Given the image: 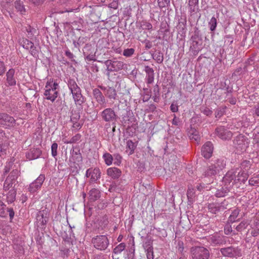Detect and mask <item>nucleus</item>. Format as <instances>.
Returning a JSON list of instances; mask_svg holds the SVG:
<instances>
[{"mask_svg": "<svg viewBox=\"0 0 259 259\" xmlns=\"http://www.w3.org/2000/svg\"><path fill=\"white\" fill-rule=\"evenodd\" d=\"M247 174L239 168L229 170L223 178V185L226 188L231 189L238 183L244 184L247 180Z\"/></svg>", "mask_w": 259, "mask_h": 259, "instance_id": "nucleus-1", "label": "nucleus"}, {"mask_svg": "<svg viewBox=\"0 0 259 259\" xmlns=\"http://www.w3.org/2000/svg\"><path fill=\"white\" fill-rule=\"evenodd\" d=\"M44 90L45 99L54 102L59 95V85L53 79H50L47 81Z\"/></svg>", "mask_w": 259, "mask_h": 259, "instance_id": "nucleus-2", "label": "nucleus"}, {"mask_svg": "<svg viewBox=\"0 0 259 259\" xmlns=\"http://www.w3.org/2000/svg\"><path fill=\"white\" fill-rule=\"evenodd\" d=\"M68 87L72 95L73 99L76 105H81L84 102V98L81 94V90L74 79L68 80Z\"/></svg>", "mask_w": 259, "mask_h": 259, "instance_id": "nucleus-3", "label": "nucleus"}, {"mask_svg": "<svg viewBox=\"0 0 259 259\" xmlns=\"http://www.w3.org/2000/svg\"><path fill=\"white\" fill-rule=\"evenodd\" d=\"M226 166V162L224 160L218 159L216 162L209 166L204 172L205 177H212L215 176Z\"/></svg>", "mask_w": 259, "mask_h": 259, "instance_id": "nucleus-4", "label": "nucleus"}, {"mask_svg": "<svg viewBox=\"0 0 259 259\" xmlns=\"http://www.w3.org/2000/svg\"><path fill=\"white\" fill-rule=\"evenodd\" d=\"M92 243L97 249L104 250L109 245V240L106 235H99L93 238Z\"/></svg>", "mask_w": 259, "mask_h": 259, "instance_id": "nucleus-5", "label": "nucleus"}, {"mask_svg": "<svg viewBox=\"0 0 259 259\" xmlns=\"http://www.w3.org/2000/svg\"><path fill=\"white\" fill-rule=\"evenodd\" d=\"M191 252L193 259H208L209 256V251L203 247H192Z\"/></svg>", "mask_w": 259, "mask_h": 259, "instance_id": "nucleus-6", "label": "nucleus"}, {"mask_svg": "<svg viewBox=\"0 0 259 259\" xmlns=\"http://www.w3.org/2000/svg\"><path fill=\"white\" fill-rule=\"evenodd\" d=\"M16 124L15 119L11 116L5 113H0V125L5 128L14 127Z\"/></svg>", "mask_w": 259, "mask_h": 259, "instance_id": "nucleus-7", "label": "nucleus"}, {"mask_svg": "<svg viewBox=\"0 0 259 259\" xmlns=\"http://www.w3.org/2000/svg\"><path fill=\"white\" fill-rule=\"evenodd\" d=\"M45 176L43 174H40L37 179L30 184L28 188V191L31 193L37 192L40 189L44 181Z\"/></svg>", "mask_w": 259, "mask_h": 259, "instance_id": "nucleus-8", "label": "nucleus"}, {"mask_svg": "<svg viewBox=\"0 0 259 259\" xmlns=\"http://www.w3.org/2000/svg\"><path fill=\"white\" fill-rule=\"evenodd\" d=\"M220 251L222 255L229 257H237L241 255L240 249L232 246L221 248Z\"/></svg>", "mask_w": 259, "mask_h": 259, "instance_id": "nucleus-9", "label": "nucleus"}, {"mask_svg": "<svg viewBox=\"0 0 259 259\" xmlns=\"http://www.w3.org/2000/svg\"><path fill=\"white\" fill-rule=\"evenodd\" d=\"M21 46L26 50H29L30 54L33 57L38 55V50L34 46L33 43L26 38H22L20 41Z\"/></svg>", "mask_w": 259, "mask_h": 259, "instance_id": "nucleus-10", "label": "nucleus"}, {"mask_svg": "<svg viewBox=\"0 0 259 259\" xmlns=\"http://www.w3.org/2000/svg\"><path fill=\"white\" fill-rule=\"evenodd\" d=\"M107 69L110 71H117L122 69L124 63L120 61L108 60L105 62Z\"/></svg>", "mask_w": 259, "mask_h": 259, "instance_id": "nucleus-11", "label": "nucleus"}, {"mask_svg": "<svg viewBox=\"0 0 259 259\" xmlns=\"http://www.w3.org/2000/svg\"><path fill=\"white\" fill-rule=\"evenodd\" d=\"M101 116L106 122H112L116 119V115L114 110L110 108H106L101 112Z\"/></svg>", "mask_w": 259, "mask_h": 259, "instance_id": "nucleus-12", "label": "nucleus"}, {"mask_svg": "<svg viewBox=\"0 0 259 259\" xmlns=\"http://www.w3.org/2000/svg\"><path fill=\"white\" fill-rule=\"evenodd\" d=\"M86 176L90 178L91 182H95L100 178L101 171L98 168H89L86 171Z\"/></svg>", "mask_w": 259, "mask_h": 259, "instance_id": "nucleus-13", "label": "nucleus"}, {"mask_svg": "<svg viewBox=\"0 0 259 259\" xmlns=\"http://www.w3.org/2000/svg\"><path fill=\"white\" fill-rule=\"evenodd\" d=\"M216 135L222 140H229L232 137L230 131L225 129L223 126H220L215 129Z\"/></svg>", "mask_w": 259, "mask_h": 259, "instance_id": "nucleus-14", "label": "nucleus"}, {"mask_svg": "<svg viewBox=\"0 0 259 259\" xmlns=\"http://www.w3.org/2000/svg\"><path fill=\"white\" fill-rule=\"evenodd\" d=\"M208 241L212 245H222L226 242L225 237L220 236L218 234L211 235L208 239Z\"/></svg>", "mask_w": 259, "mask_h": 259, "instance_id": "nucleus-15", "label": "nucleus"}, {"mask_svg": "<svg viewBox=\"0 0 259 259\" xmlns=\"http://www.w3.org/2000/svg\"><path fill=\"white\" fill-rule=\"evenodd\" d=\"M213 151L212 144L210 142H207L203 146L201 152L202 155L205 158H209L211 156Z\"/></svg>", "mask_w": 259, "mask_h": 259, "instance_id": "nucleus-16", "label": "nucleus"}, {"mask_svg": "<svg viewBox=\"0 0 259 259\" xmlns=\"http://www.w3.org/2000/svg\"><path fill=\"white\" fill-rule=\"evenodd\" d=\"M144 71L146 73L145 80L147 84H151L153 82L154 79V72L152 68L149 66L145 67Z\"/></svg>", "mask_w": 259, "mask_h": 259, "instance_id": "nucleus-17", "label": "nucleus"}, {"mask_svg": "<svg viewBox=\"0 0 259 259\" xmlns=\"http://www.w3.org/2000/svg\"><path fill=\"white\" fill-rule=\"evenodd\" d=\"M93 95L96 101L101 105L105 106L106 104V99L101 92L98 89H95L93 90Z\"/></svg>", "mask_w": 259, "mask_h": 259, "instance_id": "nucleus-18", "label": "nucleus"}, {"mask_svg": "<svg viewBox=\"0 0 259 259\" xmlns=\"http://www.w3.org/2000/svg\"><path fill=\"white\" fill-rule=\"evenodd\" d=\"M208 208L210 212L215 214L218 212L224 210L225 207L222 203H212L208 204Z\"/></svg>", "mask_w": 259, "mask_h": 259, "instance_id": "nucleus-19", "label": "nucleus"}, {"mask_svg": "<svg viewBox=\"0 0 259 259\" xmlns=\"http://www.w3.org/2000/svg\"><path fill=\"white\" fill-rule=\"evenodd\" d=\"M15 70L13 69H10L7 72V83L8 85L13 86L16 84V81L14 78Z\"/></svg>", "mask_w": 259, "mask_h": 259, "instance_id": "nucleus-20", "label": "nucleus"}, {"mask_svg": "<svg viewBox=\"0 0 259 259\" xmlns=\"http://www.w3.org/2000/svg\"><path fill=\"white\" fill-rule=\"evenodd\" d=\"M234 144L237 149H240L241 150H245L247 147L245 143L244 138L242 136H239L237 137L234 141Z\"/></svg>", "mask_w": 259, "mask_h": 259, "instance_id": "nucleus-21", "label": "nucleus"}, {"mask_svg": "<svg viewBox=\"0 0 259 259\" xmlns=\"http://www.w3.org/2000/svg\"><path fill=\"white\" fill-rule=\"evenodd\" d=\"M102 90L105 91V95L110 99L115 100L117 98L116 90L113 88H101Z\"/></svg>", "mask_w": 259, "mask_h": 259, "instance_id": "nucleus-22", "label": "nucleus"}, {"mask_svg": "<svg viewBox=\"0 0 259 259\" xmlns=\"http://www.w3.org/2000/svg\"><path fill=\"white\" fill-rule=\"evenodd\" d=\"M199 0H189L188 9L189 12L192 14L193 13L197 12L199 10Z\"/></svg>", "mask_w": 259, "mask_h": 259, "instance_id": "nucleus-23", "label": "nucleus"}, {"mask_svg": "<svg viewBox=\"0 0 259 259\" xmlns=\"http://www.w3.org/2000/svg\"><path fill=\"white\" fill-rule=\"evenodd\" d=\"M137 147V144L132 140H127L126 142L125 152L128 155L133 154Z\"/></svg>", "mask_w": 259, "mask_h": 259, "instance_id": "nucleus-24", "label": "nucleus"}, {"mask_svg": "<svg viewBox=\"0 0 259 259\" xmlns=\"http://www.w3.org/2000/svg\"><path fill=\"white\" fill-rule=\"evenodd\" d=\"M107 175L113 179L118 178L121 175V171L116 167H110L107 170Z\"/></svg>", "mask_w": 259, "mask_h": 259, "instance_id": "nucleus-25", "label": "nucleus"}, {"mask_svg": "<svg viewBox=\"0 0 259 259\" xmlns=\"http://www.w3.org/2000/svg\"><path fill=\"white\" fill-rule=\"evenodd\" d=\"M71 156L70 160L74 163H78L82 161V156L79 150L75 151L74 149L71 152Z\"/></svg>", "mask_w": 259, "mask_h": 259, "instance_id": "nucleus-26", "label": "nucleus"}, {"mask_svg": "<svg viewBox=\"0 0 259 259\" xmlns=\"http://www.w3.org/2000/svg\"><path fill=\"white\" fill-rule=\"evenodd\" d=\"M100 190L98 189H91L89 193L90 200L94 201L98 199L100 197Z\"/></svg>", "mask_w": 259, "mask_h": 259, "instance_id": "nucleus-27", "label": "nucleus"}, {"mask_svg": "<svg viewBox=\"0 0 259 259\" xmlns=\"http://www.w3.org/2000/svg\"><path fill=\"white\" fill-rule=\"evenodd\" d=\"M16 183V182L12 181L11 178H7L4 184V190L8 191L10 189H14Z\"/></svg>", "mask_w": 259, "mask_h": 259, "instance_id": "nucleus-28", "label": "nucleus"}, {"mask_svg": "<svg viewBox=\"0 0 259 259\" xmlns=\"http://www.w3.org/2000/svg\"><path fill=\"white\" fill-rule=\"evenodd\" d=\"M16 190L15 189H10L7 194V201L8 203H13L16 198Z\"/></svg>", "mask_w": 259, "mask_h": 259, "instance_id": "nucleus-29", "label": "nucleus"}, {"mask_svg": "<svg viewBox=\"0 0 259 259\" xmlns=\"http://www.w3.org/2000/svg\"><path fill=\"white\" fill-rule=\"evenodd\" d=\"M250 233L253 237H256L259 235V221H255L251 225Z\"/></svg>", "mask_w": 259, "mask_h": 259, "instance_id": "nucleus-30", "label": "nucleus"}, {"mask_svg": "<svg viewBox=\"0 0 259 259\" xmlns=\"http://www.w3.org/2000/svg\"><path fill=\"white\" fill-rule=\"evenodd\" d=\"M221 189H219L215 193V195L217 197H222L225 196L230 191L231 189L224 187V185Z\"/></svg>", "mask_w": 259, "mask_h": 259, "instance_id": "nucleus-31", "label": "nucleus"}, {"mask_svg": "<svg viewBox=\"0 0 259 259\" xmlns=\"http://www.w3.org/2000/svg\"><path fill=\"white\" fill-rule=\"evenodd\" d=\"M31 154V157L29 158L30 159H35L39 158L41 154V151L39 148H35L32 150L30 153H28V156Z\"/></svg>", "mask_w": 259, "mask_h": 259, "instance_id": "nucleus-32", "label": "nucleus"}, {"mask_svg": "<svg viewBox=\"0 0 259 259\" xmlns=\"http://www.w3.org/2000/svg\"><path fill=\"white\" fill-rule=\"evenodd\" d=\"M189 137L190 139H194L198 143L200 139L199 133L194 128H191L189 132Z\"/></svg>", "mask_w": 259, "mask_h": 259, "instance_id": "nucleus-33", "label": "nucleus"}, {"mask_svg": "<svg viewBox=\"0 0 259 259\" xmlns=\"http://www.w3.org/2000/svg\"><path fill=\"white\" fill-rule=\"evenodd\" d=\"M13 0H0V3L3 8L2 12L4 14L6 15V11L7 12V9L10 8V3Z\"/></svg>", "mask_w": 259, "mask_h": 259, "instance_id": "nucleus-34", "label": "nucleus"}, {"mask_svg": "<svg viewBox=\"0 0 259 259\" xmlns=\"http://www.w3.org/2000/svg\"><path fill=\"white\" fill-rule=\"evenodd\" d=\"M15 7L16 9L21 14H23L25 12V9L23 4V3L20 0L16 1L15 2Z\"/></svg>", "mask_w": 259, "mask_h": 259, "instance_id": "nucleus-35", "label": "nucleus"}, {"mask_svg": "<svg viewBox=\"0 0 259 259\" xmlns=\"http://www.w3.org/2000/svg\"><path fill=\"white\" fill-rule=\"evenodd\" d=\"M240 210L238 208L234 209L231 214L230 215L229 218V221L230 222H234L237 220V218L238 217Z\"/></svg>", "mask_w": 259, "mask_h": 259, "instance_id": "nucleus-36", "label": "nucleus"}, {"mask_svg": "<svg viewBox=\"0 0 259 259\" xmlns=\"http://www.w3.org/2000/svg\"><path fill=\"white\" fill-rule=\"evenodd\" d=\"M125 247L124 243H121L113 249V252L116 254H119L125 249Z\"/></svg>", "mask_w": 259, "mask_h": 259, "instance_id": "nucleus-37", "label": "nucleus"}, {"mask_svg": "<svg viewBox=\"0 0 259 259\" xmlns=\"http://www.w3.org/2000/svg\"><path fill=\"white\" fill-rule=\"evenodd\" d=\"M103 158L105 161V163L107 165H110L112 163L113 157L109 153H105L103 155Z\"/></svg>", "mask_w": 259, "mask_h": 259, "instance_id": "nucleus-38", "label": "nucleus"}, {"mask_svg": "<svg viewBox=\"0 0 259 259\" xmlns=\"http://www.w3.org/2000/svg\"><path fill=\"white\" fill-rule=\"evenodd\" d=\"M37 220L39 224L42 226L46 225L48 222L47 218L46 217H44V214L40 212L37 214Z\"/></svg>", "mask_w": 259, "mask_h": 259, "instance_id": "nucleus-39", "label": "nucleus"}, {"mask_svg": "<svg viewBox=\"0 0 259 259\" xmlns=\"http://www.w3.org/2000/svg\"><path fill=\"white\" fill-rule=\"evenodd\" d=\"M217 25V19L214 17H212L208 22V26L210 30L213 31L215 30Z\"/></svg>", "mask_w": 259, "mask_h": 259, "instance_id": "nucleus-40", "label": "nucleus"}, {"mask_svg": "<svg viewBox=\"0 0 259 259\" xmlns=\"http://www.w3.org/2000/svg\"><path fill=\"white\" fill-rule=\"evenodd\" d=\"M153 58L157 63H161L163 61V56L162 53L160 52H156L153 55Z\"/></svg>", "mask_w": 259, "mask_h": 259, "instance_id": "nucleus-41", "label": "nucleus"}, {"mask_svg": "<svg viewBox=\"0 0 259 259\" xmlns=\"http://www.w3.org/2000/svg\"><path fill=\"white\" fill-rule=\"evenodd\" d=\"M249 184L250 186L258 187L259 186V175L250 178L249 180Z\"/></svg>", "mask_w": 259, "mask_h": 259, "instance_id": "nucleus-42", "label": "nucleus"}, {"mask_svg": "<svg viewBox=\"0 0 259 259\" xmlns=\"http://www.w3.org/2000/svg\"><path fill=\"white\" fill-rule=\"evenodd\" d=\"M248 225V222L244 221L241 222L238 226H236V229L237 231L241 232L246 229Z\"/></svg>", "mask_w": 259, "mask_h": 259, "instance_id": "nucleus-43", "label": "nucleus"}, {"mask_svg": "<svg viewBox=\"0 0 259 259\" xmlns=\"http://www.w3.org/2000/svg\"><path fill=\"white\" fill-rule=\"evenodd\" d=\"M19 175V171L17 169L13 170L7 178H11L12 181L17 182V179Z\"/></svg>", "mask_w": 259, "mask_h": 259, "instance_id": "nucleus-44", "label": "nucleus"}, {"mask_svg": "<svg viewBox=\"0 0 259 259\" xmlns=\"http://www.w3.org/2000/svg\"><path fill=\"white\" fill-rule=\"evenodd\" d=\"M81 138V135L79 134H77L72 137L69 141H64V143L65 144H72L75 143L76 142L78 141Z\"/></svg>", "mask_w": 259, "mask_h": 259, "instance_id": "nucleus-45", "label": "nucleus"}, {"mask_svg": "<svg viewBox=\"0 0 259 259\" xmlns=\"http://www.w3.org/2000/svg\"><path fill=\"white\" fill-rule=\"evenodd\" d=\"M141 26L142 27L143 30H151L152 29V25L149 22L142 21L141 22Z\"/></svg>", "mask_w": 259, "mask_h": 259, "instance_id": "nucleus-46", "label": "nucleus"}, {"mask_svg": "<svg viewBox=\"0 0 259 259\" xmlns=\"http://www.w3.org/2000/svg\"><path fill=\"white\" fill-rule=\"evenodd\" d=\"M6 205L2 201H0V217L5 218L7 215L6 212Z\"/></svg>", "mask_w": 259, "mask_h": 259, "instance_id": "nucleus-47", "label": "nucleus"}, {"mask_svg": "<svg viewBox=\"0 0 259 259\" xmlns=\"http://www.w3.org/2000/svg\"><path fill=\"white\" fill-rule=\"evenodd\" d=\"M72 127L75 130H79L83 125L82 120L72 121Z\"/></svg>", "mask_w": 259, "mask_h": 259, "instance_id": "nucleus-48", "label": "nucleus"}, {"mask_svg": "<svg viewBox=\"0 0 259 259\" xmlns=\"http://www.w3.org/2000/svg\"><path fill=\"white\" fill-rule=\"evenodd\" d=\"M57 149L58 144L56 143H53L51 146V153L52 156L55 158L57 155Z\"/></svg>", "mask_w": 259, "mask_h": 259, "instance_id": "nucleus-49", "label": "nucleus"}, {"mask_svg": "<svg viewBox=\"0 0 259 259\" xmlns=\"http://www.w3.org/2000/svg\"><path fill=\"white\" fill-rule=\"evenodd\" d=\"M147 259H153V251L152 246H149L147 249Z\"/></svg>", "mask_w": 259, "mask_h": 259, "instance_id": "nucleus-50", "label": "nucleus"}, {"mask_svg": "<svg viewBox=\"0 0 259 259\" xmlns=\"http://www.w3.org/2000/svg\"><path fill=\"white\" fill-rule=\"evenodd\" d=\"M80 114L79 113L74 112V113H72L71 116V121H79L80 120Z\"/></svg>", "mask_w": 259, "mask_h": 259, "instance_id": "nucleus-51", "label": "nucleus"}, {"mask_svg": "<svg viewBox=\"0 0 259 259\" xmlns=\"http://www.w3.org/2000/svg\"><path fill=\"white\" fill-rule=\"evenodd\" d=\"M135 50L134 49H125L123 51V55L127 57L131 56L134 53Z\"/></svg>", "mask_w": 259, "mask_h": 259, "instance_id": "nucleus-52", "label": "nucleus"}, {"mask_svg": "<svg viewBox=\"0 0 259 259\" xmlns=\"http://www.w3.org/2000/svg\"><path fill=\"white\" fill-rule=\"evenodd\" d=\"M177 247L178 249V251L180 253H183L184 250V243L182 241H179L178 242V245H177Z\"/></svg>", "mask_w": 259, "mask_h": 259, "instance_id": "nucleus-53", "label": "nucleus"}, {"mask_svg": "<svg viewBox=\"0 0 259 259\" xmlns=\"http://www.w3.org/2000/svg\"><path fill=\"white\" fill-rule=\"evenodd\" d=\"M233 38L230 36V35H227L226 36L225 38H224V42H225V44L227 45H230L231 44H232V43L233 42Z\"/></svg>", "mask_w": 259, "mask_h": 259, "instance_id": "nucleus-54", "label": "nucleus"}, {"mask_svg": "<svg viewBox=\"0 0 259 259\" xmlns=\"http://www.w3.org/2000/svg\"><path fill=\"white\" fill-rule=\"evenodd\" d=\"M252 114L253 115H256L259 116V103L255 105L253 109Z\"/></svg>", "mask_w": 259, "mask_h": 259, "instance_id": "nucleus-55", "label": "nucleus"}, {"mask_svg": "<svg viewBox=\"0 0 259 259\" xmlns=\"http://www.w3.org/2000/svg\"><path fill=\"white\" fill-rule=\"evenodd\" d=\"M195 193L194 189L191 187H189L187 191V196L188 198H192Z\"/></svg>", "mask_w": 259, "mask_h": 259, "instance_id": "nucleus-56", "label": "nucleus"}, {"mask_svg": "<svg viewBox=\"0 0 259 259\" xmlns=\"http://www.w3.org/2000/svg\"><path fill=\"white\" fill-rule=\"evenodd\" d=\"M201 112L206 116H209L212 113V110L207 107H205L201 110Z\"/></svg>", "mask_w": 259, "mask_h": 259, "instance_id": "nucleus-57", "label": "nucleus"}, {"mask_svg": "<svg viewBox=\"0 0 259 259\" xmlns=\"http://www.w3.org/2000/svg\"><path fill=\"white\" fill-rule=\"evenodd\" d=\"M6 71V67L4 63L0 61V75H3Z\"/></svg>", "mask_w": 259, "mask_h": 259, "instance_id": "nucleus-58", "label": "nucleus"}, {"mask_svg": "<svg viewBox=\"0 0 259 259\" xmlns=\"http://www.w3.org/2000/svg\"><path fill=\"white\" fill-rule=\"evenodd\" d=\"M225 233L227 235L229 234L232 231V227L230 225H227L224 228Z\"/></svg>", "mask_w": 259, "mask_h": 259, "instance_id": "nucleus-59", "label": "nucleus"}, {"mask_svg": "<svg viewBox=\"0 0 259 259\" xmlns=\"http://www.w3.org/2000/svg\"><path fill=\"white\" fill-rule=\"evenodd\" d=\"M224 110L223 109H218L215 112V117L217 118H220L224 114Z\"/></svg>", "mask_w": 259, "mask_h": 259, "instance_id": "nucleus-60", "label": "nucleus"}, {"mask_svg": "<svg viewBox=\"0 0 259 259\" xmlns=\"http://www.w3.org/2000/svg\"><path fill=\"white\" fill-rule=\"evenodd\" d=\"M7 212H9L10 218L11 220V221L12 220V219L14 218V216L15 215V212L13 208H7Z\"/></svg>", "mask_w": 259, "mask_h": 259, "instance_id": "nucleus-61", "label": "nucleus"}, {"mask_svg": "<svg viewBox=\"0 0 259 259\" xmlns=\"http://www.w3.org/2000/svg\"><path fill=\"white\" fill-rule=\"evenodd\" d=\"M118 4L117 1H113L109 4V7L113 9H117L118 8Z\"/></svg>", "mask_w": 259, "mask_h": 259, "instance_id": "nucleus-62", "label": "nucleus"}, {"mask_svg": "<svg viewBox=\"0 0 259 259\" xmlns=\"http://www.w3.org/2000/svg\"><path fill=\"white\" fill-rule=\"evenodd\" d=\"M170 110L172 112L178 111V106L176 104L172 103L170 106Z\"/></svg>", "mask_w": 259, "mask_h": 259, "instance_id": "nucleus-63", "label": "nucleus"}, {"mask_svg": "<svg viewBox=\"0 0 259 259\" xmlns=\"http://www.w3.org/2000/svg\"><path fill=\"white\" fill-rule=\"evenodd\" d=\"M65 55L70 59H72L74 58V55L68 49L65 51Z\"/></svg>", "mask_w": 259, "mask_h": 259, "instance_id": "nucleus-64", "label": "nucleus"}]
</instances>
